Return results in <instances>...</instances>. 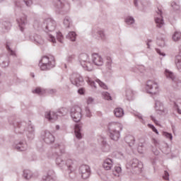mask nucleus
Instances as JSON below:
<instances>
[{
	"label": "nucleus",
	"instance_id": "1",
	"mask_svg": "<svg viewBox=\"0 0 181 181\" xmlns=\"http://www.w3.org/2000/svg\"><path fill=\"white\" fill-rule=\"evenodd\" d=\"M39 66L40 70L42 71L50 70V69H53V67H54V57H42L39 63Z\"/></svg>",
	"mask_w": 181,
	"mask_h": 181
},
{
	"label": "nucleus",
	"instance_id": "2",
	"mask_svg": "<svg viewBox=\"0 0 181 181\" xmlns=\"http://www.w3.org/2000/svg\"><path fill=\"white\" fill-rule=\"evenodd\" d=\"M118 127H119V124L117 123H111L109 125L110 136L113 141L119 139V131H117Z\"/></svg>",
	"mask_w": 181,
	"mask_h": 181
},
{
	"label": "nucleus",
	"instance_id": "3",
	"mask_svg": "<svg viewBox=\"0 0 181 181\" xmlns=\"http://www.w3.org/2000/svg\"><path fill=\"white\" fill-rule=\"evenodd\" d=\"M146 90L150 94H156L159 93V86L155 81L149 80L146 82Z\"/></svg>",
	"mask_w": 181,
	"mask_h": 181
},
{
	"label": "nucleus",
	"instance_id": "4",
	"mask_svg": "<svg viewBox=\"0 0 181 181\" xmlns=\"http://www.w3.org/2000/svg\"><path fill=\"white\" fill-rule=\"evenodd\" d=\"M71 117L74 121V122H79L81 119V107L78 106H75L71 110Z\"/></svg>",
	"mask_w": 181,
	"mask_h": 181
},
{
	"label": "nucleus",
	"instance_id": "5",
	"mask_svg": "<svg viewBox=\"0 0 181 181\" xmlns=\"http://www.w3.org/2000/svg\"><path fill=\"white\" fill-rule=\"evenodd\" d=\"M71 81L72 84L76 86V87H80V86H82L84 80L79 74H74L71 76Z\"/></svg>",
	"mask_w": 181,
	"mask_h": 181
},
{
	"label": "nucleus",
	"instance_id": "6",
	"mask_svg": "<svg viewBox=\"0 0 181 181\" xmlns=\"http://www.w3.org/2000/svg\"><path fill=\"white\" fill-rule=\"evenodd\" d=\"M157 17H155V22L156 23L157 28H162L163 25H165V23L163 22V17H162V11L158 10V12H157Z\"/></svg>",
	"mask_w": 181,
	"mask_h": 181
},
{
	"label": "nucleus",
	"instance_id": "7",
	"mask_svg": "<svg viewBox=\"0 0 181 181\" xmlns=\"http://www.w3.org/2000/svg\"><path fill=\"white\" fill-rule=\"evenodd\" d=\"M45 24L46 25L45 28L47 30H49V32H53L54 29H56V22L48 18L45 22Z\"/></svg>",
	"mask_w": 181,
	"mask_h": 181
},
{
	"label": "nucleus",
	"instance_id": "8",
	"mask_svg": "<svg viewBox=\"0 0 181 181\" xmlns=\"http://www.w3.org/2000/svg\"><path fill=\"white\" fill-rule=\"evenodd\" d=\"M93 62L95 66H103V58L98 54H93Z\"/></svg>",
	"mask_w": 181,
	"mask_h": 181
},
{
	"label": "nucleus",
	"instance_id": "9",
	"mask_svg": "<svg viewBox=\"0 0 181 181\" xmlns=\"http://www.w3.org/2000/svg\"><path fill=\"white\" fill-rule=\"evenodd\" d=\"M45 118H47L48 121L53 122V121H56V119H57V115L54 112H47L45 114Z\"/></svg>",
	"mask_w": 181,
	"mask_h": 181
},
{
	"label": "nucleus",
	"instance_id": "10",
	"mask_svg": "<svg viewBox=\"0 0 181 181\" xmlns=\"http://www.w3.org/2000/svg\"><path fill=\"white\" fill-rule=\"evenodd\" d=\"M103 166L105 170H111L112 168V160L111 158H106L103 162Z\"/></svg>",
	"mask_w": 181,
	"mask_h": 181
},
{
	"label": "nucleus",
	"instance_id": "11",
	"mask_svg": "<svg viewBox=\"0 0 181 181\" xmlns=\"http://www.w3.org/2000/svg\"><path fill=\"white\" fill-rule=\"evenodd\" d=\"M17 22L21 28V30L23 31V26H25V23H28V20L26 19L25 16H23L21 18L17 20Z\"/></svg>",
	"mask_w": 181,
	"mask_h": 181
},
{
	"label": "nucleus",
	"instance_id": "12",
	"mask_svg": "<svg viewBox=\"0 0 181 181\" xmlns=\"http://www.w3.org/2000/svg\"><path fill=\"white\" fill-rule=\"evenodd\" d=\"M81 64L85 70L88 71H91L93 70V65L89 62H86L84 60L81 61Z\"/></svg>",
	"mask_w": 181,
	"mask_h": 181
},
{
	"label": "nucleus",
	"instance_id": "13",
	"mask_svg": "<svg viewBox=\"0 0 181 181\" xmlns=\"http://www.w3.org/2000/svg\"><path fill=\"white\" fill-rule=\"evenodd\" d=\"M114 114L117 118H121L124 116V110L121 107H117L114 110Z\"/></svg>",
	"mask_w": 181,
	"mask_h": 181
},
{
	"label": "nucleus",
	"instance_id": "14",
	"mask_svg": "<svg viewBox=\"0 0 181 181\" xmlns=\"http://www.w3.org/2000/svg\"><path fill=\"white\" fill-rule=\"evenodd\" d=\"M81 126L80 124L75 125V135L78 139H81V133L80 132Z\"/></svg>",
	"mask_w": 181,
	"mask_h": 181
},
{
	"label": "nucleus",
	"instance_id": "15",
	"mask_svg": "<svg viewBox=\"0 0 181 181\" xmlns=\"http://www.w3.org/2000/svg\"><path fill=\"white\" fill-rule=\"evenodd\" d=\"M122 169H121V167L119 166H115L114 168V170L112 171V173L114 175V176H116L117 177H119V175H121L122 173Z\"/></svg>",
	"mask_w": 181,
	"mask_h": 181
},
{
	"label": "nucleus",
	"instance_id": "16",
	"mask_svg": "<svg viewBox=\"0 0 181 181\" xmlns=\"http://www.w3.org/2000/svg\"><path fill=\"white\" fill-rule=\"evenodd\" d=\"M80 172L83 173H90V167L88 165H82L80 168Z\"/></svg>",
	"mask_w": 181,
	"mask_h": 181
},
{
	"label": "nucleus",
	"instance_id": "17",
	"mask_svg": "<svg viewBox=\"0 0 181 181\" xmlns=\"http://www.w3.org/2000/svg\"><path fill=\"white\" fill-rule=\"evenodd\" d=\"M34 94H39V95H43L46 93V90L42 89L40 88H37L34 90H33Z\"/></svg>",
	"mask_w": 181,
	"mask_h": 181
},
{
	"label": "nucleus",
	"instance_id": "18",
	"mask_svg": "<svg viewBox=\"0 0 181 181\" xmlns=\"http://www.w3.org/2000/svg\"><path fill=\"white\" fill-rule=\"evenodd\" d=\"M45 141L47 144H52V142H54V136L49 134L48 137L45 138Z\"/></svg>",
	"mask_w": 181,
	"mask_h": 181
},
{
	"label": "nucleus",
	"instance_id": "19",
	"mask_svg": "<svg viewBox=\"0 0 181 181\" xmlns=\"http://www.w3.org/2000/svg\"><path fill=\"white\" fill-rule=\"evenodd\" d=\"M181 33L180 32H175L173 35V39L174 42H177V40H180Z\"/></svg>",
	"mask_w": 181,
	"mask_h": 181
},
{
	"label": "nucleus",
	"instance_id": "20",
	"mask_svg": "<svg viewBox=\"0 0 181 181\" xmlns=\"http://www.w3.org/2000/svg\"><path fill=\"white\" fill-rule=\"evenodd\" d=\"M165 74L168 78H171V80H175V76L173 75V73L168 71V69L165 70Z\"/></svg>",
	"mask_w": 181,
	"mask_h": 181
},
{
	"label": "nucleus",
	"instance_id": "21",
	"mask_svg": "<svg viewBox=\"0 0 181 181\" xmlns=\"http://www.w3.org/2000/svg\"><path fill=\"white\" fill-rule=\"evenodd\" d=\"M96 83H98V84L100 86V87H101V88H103V90H107V85H105V83H104V82L100 81V79H96Z\"/></svg>",
	"mask_w": 181,
	"mask_h": 181
},
{
	"label": "nucleus",
	"instance_id": "22",
	"mask_svg": "<svg viewBox=\"0 0 181 181\" xmlns=\"http://www.w3.org/2000/svg\"><path fill=\"white\" fill-rule=\"evenodd\" d=\"M156 110H157L158 111H162L163 110V105L160 102L156 101Z\"/></svg>",
	"mask_w": 181,
	"mask_h": 181
},
{
	"label": "nucleus",
	"instance_id": "23",
	"mask_svg": "<svg viewBox=\"0 0 181 181\" xmlns=\"http://www.w3.org/2000/svg\"><path fill=\"white\" fill-rule=\"evenodd\" d=\"M68 37L71 40V42H75L76 41V33L74 32H70L68 34Z\"/></svg>",
	"mask_w": 181,
	"mask_h": 181
},
{
	"label": "nucleus",
	"instance_id": "24",
	"mask_svg": "<svg viewBox=\"0 0 181 181\" xmlns=\"http://www.w3.org/2000/svg\"><path fill=\"white\" fill-rule=\"evenodd\" d=\"M175 63L178 70H181V57L180 56H178L176 57Z\"/></svg>",
	"mask_w": 181,
	"mask_h": 181
},
{
	"label": "nucleus",
	"instance_id": "25",
	"mask_svg": "<svg viewBox=\"0 0 181 181\" xmlns=\"http://www.w3.org/2000/svg\"><path fill=\"white\" fill-rule=\"evenodd\" d=\"M23 176L25 179H28V180L31 179L32 173H30V171H28V170L24 171Z\"/></svg>",
	"mask_w": 181,
	"mask_h": 181
},
{
	"label": "nucleus",
	"instance_id": "26",
	"mask_svg": "<svg viewBox=\"0 0 181 181\" xmlns=\"http://www.w3.org/2000/svg\"><path fill=\"white\" fill-rule=\"evenodd\" d=\"M125 22L126 23H127V25H132V23H134V20L132 17H128L127 18H126Z\"/></svg>",
	"mask_w": 181,
	"mask_h": 181
},
{
	"label": "nucleus",
	"instance_id": "27",
	"mask_svg": "<svg viewBox=\"0 0 181 181\" xmlns=\"http://www.w3.org/2000/svg\"><path fill=\"white\" fill-rule=\"evenodd\" d=\"M57 40L60 42V43H63V35H62V33H57Z\"/></svg>",
	"mask_w": 181,
	"mask_h": 181
},
{
	"label": "nucleus",
	"instance_id": "28",
	"mask_svg": "<svg viewBox=\"0 0 181 181\" xmlns=\"http://www.w3.org/2000/svg\"><path fill=\"white\" fill-rule=\"evenodd\" d=\"M103 95L105 100H111V96L110 95V93H108L107 92H103Z\"/></svg>",
	"mask_w": 181,
	"mask_h": 181
},
{
	"label": "nucleus",
	"instance_id": "29",
	"mask_svg": "<svg viewBox=\"0 0 181 181\" xmlns=\"http://www.w3.org/2000/svg\"><path fill=\"white\" fill-rule=\"evenodd\" d=\"M87 82L91 87H94V88H96L95 83H94V81H93L90 78H88Z\"/></svg>",
	"mask_w": 181,
	"mask_h": 181
},
{
	"label": "nucleus",
	"instance_id": "30",
	"mask_svg": "<svg viewBox=\"0 0 181 181\" xmlns=\"http://www.w3.org/2000/svg\"><path fill=\"white\" fill-rule=\"evenodd\" d=\"M6 49H7V50H8V52H9V53L11 56H15V52H13V50H11V48H9V44L8 43L6 44Z\"/></svg>",
	"mask_w": 181,
	"mask_h": 181
},
{
	"label": "nucleus",
	"instance_id": "31",
	"mask_svg": "<svg viewBox=\"0 0 181 181\" xmlns=\"http://www.w3.org/2000/svg\"><path fill=\"white\" fill-rule=\"evenodd\" d=\"M163 135L164 136H165V138H169V139H170V141H172L173 136H172V134H169V133H168V132H163Z\"/></svg>",
	"mask_w": 181,
	"mask_h": 181
},
{
	"label": "nucleus",
	"instance_id": "32",
	"mask_svg": "<svg viewBox=\"0 0 181 181\" xmlns=\"http://www.w3.org/2000/svg\"><path fill=\"white\" fill-rule=\"evenodd\" d=\"M83 179H88L90 177V173H85L81 174Z\"/></svg>",
	"mask_w": 181,
	"mask_h": 181
},
{
	"label": "nucleus",
	"instance_id": "33",
	"mask_svg": "<svg viewBox=\"0 0 181 181\" xmlns=\"http://www.w3.org/2000/svg\"><path fill=\"white\" fill-rule=\"evenodd\" d=\"M149 128H151L152 129V131H153V132H156V134H157V135L159 134V132H158V130L156 129V128H155V127L152 124H148Z\"/></svg>",
	"mask_w": 181,
	"mask_h": 181
},
{
	"label": "nucleus",
	"instance_id": "34",
	"mask_svg": "<svg viewBox=\"0 0 181 181\" xmlns=\"http://www.w3.org/2000/svg\"><path fill=\"white\" fill-rule=\"evenodd\" d=\"M163 179H164L165 180H169V173L165 171L164 175L163 176Z\"/></svg>",
	"mask_w": 181,
	"mask_h": 181
},
{
	"label": "nucleus",
	"instance_id": "35",
	"mask_svg": "<svg viewBox=\"0 0 181 181\" xmlns=\"http://www.w3.org/2000/svg\"><path fill=\"white\" fill-rule=\"evenodd\" d=\"M49 40L50 42H52V43H56V38L53 37L52 35H49Z\"/></svg>",
	"mask_w": 181,
	"mask_h": 181
},
{
	"label": "nucleus",
	"instance_id": "36",
	"mask_svg": "<svg viewBox=\"0 0 181 181\" xmlns=\"http://www.w3.org/2000/svg\"><path fill=\"white\" fill-rule=\"evenodd\" d=\"M1 66L3 67H8V66H9V61H6V62H3L1 63Z\"/></svg>",
	"mask_w": 181,
	"mask_h": 181
},
{
	"label": "nucleus",
	"instance_id": "37",
	"mask_svg": "<svg viewBox=\"0 0 181 181\" xmlns=\"http://www.w3.org/2000/svg\"><path fill=\"white\" fill-rule=\"evenodd\" d=\"M24 2L27 6H30V5H32V0H24Z\"/></svg>",
	"mask_w": 181,
	"mask_h": 181
},
{
	"label": "nucleus",
	"instance_id": "38",
	"mask_svg": "<svg viewBox=\"0 0 181 181\" xmlns=\"http://www.w3.org/2000/svg\"><path fill=\"white\" fill-rule=\"evenodd\" d=\"M84 59H86V60H88V56L87 54H83L81 56V60H84Z\"/></svg>",
	"mask_w": 181,
	"mask_h": 181
},
{
	"label": "nucleus",
	"instance_id": "39",
	"mask_svg": "<svg viewBox=\"0 0 181 181\" xmlns=\"http://www.w3.org/2000/svg\"><path fill=\"white\" fill-rule=\"evenodd\" d=\"M94 101V99L93 98H88L87 99V104H92V103Z\"/></svg>",
	"mask_w": 181,
	"mask_h": 181
},
{
	"label": "nucleus",
	"instance_id": "40",
	"mask_svg": "<svg viewBox=\"0 0 181 181\" xmlns=\"http://www.w3.org/2000/svg\"><path fill=\"white\" fill-rule=\"evenodd\" d=\"M85 91H86V90H84V88H80V89L78 90V94L83 95V94H84Z\"/></svg>",
	"mask_w": 181,
	"mask_h": 181
},
{
	"label": "nucleus",
	"instance_id": "41",
	"mask_svg": "<svg viewBox=\"0 0 181 181\" xmlns=\"http://www.w3.org/2000/svg\"><path fill=\"white\" fill-rule=\"evenodd\" d=\"M157 53H158V54H160V56H165V53L161 52L159 49H156Z\"/></svg>",
	"mask_w": 181,
	"mask_h": 181
},
{
	"label": "nucleus",
	"instance_id": "42",
	"mask_svg": "<svg viewBox=\"0 0 181 181\" xmlns=\"http://www.w3.org/2000/svg\"><path fill=\"white\" fill-rule=\"evenodd\" d=\"M128 139H132L134 141V138L132 137V136H127L126 138V141H128Z\"/></svg>",
	"mask_w": 181,
	"mask_h": 181
},
{
	"label": "nucleus",
	"instance_id": "43",
	"mask_svg": "<svg viewBox=\"0 0 181 181\" xmlns=\"http://www.w3.org/2000/svg\"><path fill=\"white\" fill-rule=\"evenodd\" d=\"M87 116L91 117V115H90V110H87Z\"/></svg>",
	"mask_w": 181,
	"mask_h": 181
},
{
	"label": "nucleus",
	"instance_id": "44",
	"mask_svg": "<svg viewBox=\"0 0 181 181\" xmlns=\"http://www.w3.org/2000/svg\"><path fill=\"white\" fill-rule=\"evenodd\" d=\"M100 35L101 37H103V36H104V33H103V31H100Z\"/></svg>",
	"mask_w": 181,
	"mask_h": 181
},
{
	"label": "nucleus",
	"instance_id": "45",
	"mask_svg": "<svg viewBox=\"0 0 181 181\" xmlns=\"http://www.w3.org/2000/svg\"><path fill=\"white\" fill-rule=\"evenodd\" d=\"M160 46H163V45H165V41H162V43L161 44H159Z\"/></svg>",
	"mask_w": 181,
	"mask_h": 181
},
{
	"label": "nucleus",
	"instance_id": "46",
	"mask_svg": "<svg viewBox=\"0 0 181 181\" xmlns=\"http://www.w3.org/2000/svg\"><path fill=\"white\" fill-rule=\"evenodd\" d=\"M153 142L154 144H158V141H156V139H153Z\"/></svg>",
	"mask_w": 181,
	"mask_h": 181
},
{
	"label": "nucleus",
	"instance_id": "47",
	"mask_svg": "<svg viewBox=\"0 0 181 181\" xmlns=\"http://www.w3.org/2000/svg\"><path fill=\"white\" fill-rule=\"evenodd\" d=\"M178 114H181L180 110H179V108L177 107Z\"/></svg>",
	"mask_w": 181,
	"mask_h": 181
},
{
	"label": "nucleus",
	"instance_id": "48",
	"mask_svg": "<svg viewBox=\"0 0 181 181\" xmlns=\"http://www.w3.org/2000/svg\"><path fill=\"white\" fill-rule=\"evenodd\" d=\"M134 5L136 6V0H134Z\"/></svg>",
	"mask_w": 181,
	"mask_h": 181
},
{
	"label": "nucleus",
	"instance_id": "49",
	"mask_svg": "<svg viewBox=\"0 0 181 181\" xmlns=\"http://www.w3.org/2000/svg\"><path fill=\"white\" fill-rule=\"evenodd\" d=\"M17 148H18V149H19V150L22 151V149L21 148V147H20V146H17Z\"/></svg>",
	"mask_w": 181,
	"mask_h": 181
},
{
	"label": "nucleus",
	"instance_id": "50",
	"mask_svg": "<svg viewBox=\"0 0 181 181\" xmlns=\"http://www.w3.org/2000/svg\"><path fill=\"white\" fill-rule=\"evenodd\" d=\"M57 129H59V126H57Z\"/></svg>",
	"mask_w": 181,
	"mask_h": 181
},
{
	"label": "nucleus",
	"instance_id": "51",
	"mask_svg": "<svg viewBox=\"0 0 181 181\" xmlns=\"http://www.w3.org/2000/svg\"><path fill=\"white\" fill-rule=\"evenodd\" d=\"M147 45L149 47V42L147 43Z\"/></svg>",
	"mask_w": 181,
	"mask_h": 181
},
{
	"label": "nucleus",
	"instance_id": "52",
	"mask_svg": "<svg viewBox=\"0 0 181 181\" xmlns=\"http://www.w3.org/2000/svg\"><path fill=\"white\" fill-rule=\"evenodd\" d=\"M158 45H159V41H158Z\"/></svg>",
	"mask_w": 181,
	"mask_h": 181
},
{
	"label": "nucleus",
	"instance_id": "53",
	"mask_svg": "<svg viewBox=\"0 0 181 181\" xmlns=\"http://www.w3.org/2000/svg\"><path fill=\"white\" fill-rule=\"evenodd\" d=\"M139 148H141L140 146H139V148L138 149H139Z\"/></svg>",
	"mask_w": 181,
	"mask_h": 181
}]
</instances>
